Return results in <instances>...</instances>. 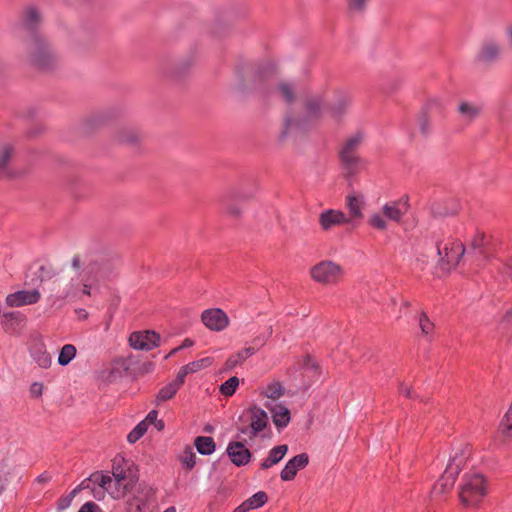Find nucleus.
Segmentation results:
<instances>
[{
    "mask_svg": "<svg viewBox=\"0 0 512 512\" xmlns=\"http://www.w3.org/2000/svg\"><path fill=\"white\" fill-rule=\"evenodd\" d=\"M73 274L70 276L74 282L75 290L81 292V299L91 295L92 286L99 281L103 274L101 259L92 255H76L72 259Z\"/></svg>",
    "mask_w": 512,
    "mask_h": 512,
    "instance_id": "nucleus-1",
    "label": "nucleus"
},
{
    "mask_svg": "<svg viewBox=\"0 0 512 512\" xmlns=\"http://www.w3.org/2000/svg\"><path fill=\"white\" fill-rule=\"evenodd\" d=\"M27 55L29 61L39 69L49 70L59 62V56L41 34L35 33L27 41Z\"/></svg>",
    "mask_w": 512,
    "mask_h": 512,
    "instance_id": "nucleus-2",
    "label": "nucleus"
},
{
    "mask_svg": "<svg viewBox=\"0 0 512 512\" xmlns=\"http://www.w3.org/2000/svg\"><path fill=\"white\" fill-rule=\"evenodd\" d=\"M488 493L489 482L483 474L473 472L463 476L459 492L463 505L472 508L479 507Z\"/></svg>",
    "mask_w": 512,
    "mask_h": 512,
    "instance_id": "nucleus-3",
    "label": "nucleus"
},
{
    "mask_svg": "<svg viewBox=\"0 0 512 512\" xmlns=\"http://www.w3.org/2000/svg\"><path fill=\"white\" fill-rule=\"evenodd\" d=\"M264 407L271 416H290L298 413V407L302 405L301 401L295 402L287 400L284 395V388L279 382L269 384L264 392Z\"/></svg>",
    "mask_w": 512,
    "mask_h": 512,
    "instance_id": "nucleus-4",
    "label": "nucleus"
},
{
    "mask_svg": "<svg viewBox=\"0 0 512 512\" xmlns=\"http://www.w3.org/2000/svg\"><path fill=\"white\" fill-rule=\"evenodd\" d=\"M408 197L405 199L390 201L382 206L381 213L375 212L370 215L368 224L378 231L388 229V221L400 223L408 211Z\"/></svg>",
    "mask_w": 512,
    "mask_h": 512,
    "instance_id": "nucleus-5",
    "label": "nucleus"
},
{
    "mask_svg": "<svg viewBox=\"0 0 512 512\" xmlns=\"http://www.w3.org/2000/svg\"><path fill=\"white\" fill-rule=\"evenodd\" d=\"M362 134L356 133L350 136L343 144L340 150V160L347 177L356 175L362 164L361 158L357 151L362 143Z\"/></svg>",
    "mask_w": 512,
    "mask_h": 512,
    "instance_id": "nucleus-6",
    "label": "nucleus"
},
{
    "mask_svg": "<svg viewBox=\"0 0 512 512\" xmlns=\"http://www.w3.org/2000/svg\"><path fill=\"white\" fill-rule=\"evenodd\" d=\"M309 274L315 282L326 286H333L342 280L344 269L334 261L322 260L310 268Z\"/></svg>",
    "mask_w": 512,
    "mask_h": 512,
    "instance_id": "nucleus-7",
    "label": "nucleus"
},
{
    "mask_svg": "<svg viewBox=\"0 0 512 512\" xmlns=\"http://www.w3.org/2000/svg\"><path fill=\"white\" fill-rule=\"evenodd\" d=\"M91 480L103 488L113 499L120 500L128 495L137 485L135 482L111 477L108 473L96 472L91 475Z\"/></svg>",
    "mask_w": 512,
    "mask_h": 512,
    "instance_id": "nucleus-8",
    "label": "nucleus"
},
{
    "mask_svg": "<svg viewBox=\"0 0 512 512\" xmlns=\"http://www.w3.org/2000/svg\"><path fill=\"white\" fill-rule=\"evenodd\" d=\"M49 300L53 306L63 301H77L81 300V292L75 290L70 277L58 278L51 282Z\"/></svg>",
    "mask_w": 512,
    "mask_h": 512,
    "instance_id": "nucleus-9",
    "label": "nucleus"
},
{
    "mask_svg": "<svg viewBox=\"0 0 512 512\" xmlns=\"http://www.w3.org/2000/svg\"><path fill=\"white\" fill-rule=\"evenodd\" d=\"M111 477L138 483L139 473L137 466L130 460L126 459L123 455L118 454L112 460Z\"/></svg>",
    "mask_w": 512,
    "mask_h": 512,
    "instance_id": "nucleus-10",
    "label": "nucleus"
},
{
    "mask_svg": "<svg viewBox=\"0 0 512 512\" xmlns=\"http://www.w3.org/2000/svg\"><path fill=\"white\" fill-rule=\"evenodd\" d=\"M464 253L465 248L463 244L458 241H449L446 242L443 247L438 246L440 265L446 270L456 267Z\"/></svg>",
    "mask_w": 512,
    "mask_h": 512,
    "instance_id": "nucleus-11",
    "label": "nucleus"
},
{
    "mask_svg": "<svg viewBox=\"0 0 512 512\" xmlns=\"http://www.w3.org/2000/svg\"><path fill=\"white\" fill-rule=\"evenodd\" d=\"M201 319L203 324L213 331H222L229 325V318L227 314L219 308H212L203 311Z\"/></svg>",
    "mask_w": 512,
    "mask_h": 512,
    "instance_id": "nucleus-12",
    "label": "nucleus"
},
{
    "mask_svg": "<svg viewBox=\"0 0 512 512\" xmlns=\"http://www.w3.org/2000/svg\"><path fill=\"white\" fill-rule=\"evenodd\" d=\"M160 336L154 331H137L130 335L129 343L137 350H151L158 346Z\"/></svg>",
    "mask_w": 512,
    "mask_h": 512,
    "instance_id": "nucleus-13",
    "label": "nucleus"
},
{
    "mask_svg": "<svg viewBox=\"0 0 512 512\" xmlns=\"http://www.w3.org/2000/svg\"><path fill=\"white\" fill-rule=\"evenodd\" d=\"M319 224L322 230L329 231L334 227L349 223L344 212L335 209H327L320 213Z\"/></svg>",
    "mask_w": 512,
    "mask_h": 512,
    "instance_id": "nucleus-14",
    "label": "nucleus"
},
{
    "mask_svg": "<svg viewBox=\"0 0 512 512\" xmlns=\"http://www.w3.org/2000/svg\"><path fill=\"white\" fill-rule=\"evenodd\" d=\"M40 299V292L37 289L20 290L11 293L6 297V303L10 307H21L24 305H31L38 302Z\"/></svg>",
    "mask_w": 512,
    "mask_h": 512,
    "instance_id": "nucleus-15",
    "label": "nucleus"
},
{
    "mask_svg": "<svg viewBox=\"0 0 512 512\" xmlns=\"http://www.w3.org/2000/svg\"><path fill=\"white\" fill-rule=\"evenodd\" d=\"M309 463V457L306 453H301L291 458L280 473L283 481H291L295 478L298 471L304 469Z\"/></svg>",
    "mask_w": 512,
    "mask_h": 512,
    "instance_id": "nucleus-16",
    "label": "nucleus"
},
{
    "mask_svg": "<svg viewBox=\"0 0 512 512\" xmlns=\"http://www.w3.org/2000/svg\"><path fill=\"white\" fill-rule=\"evenodd\" d=\"M1 324L6 333L19 335L26 325V317L20 312L5 313Z\"/></svg>",
    "mask_w": 512,
    "mask_h": 512,
    "instance_id": "nucleus-17",
    "label": "nucleus"
},
{
    "mask_svg": "<svg viewBox=\"0 0 512 512\" xmlns=\"http://www.w3.org/2000/svg\"><path fill=\"white\" fill-rule=\"evenodd\" d=\"M364 207L365 202L363 197H358L354 193L347 195L346 208L348 210V215H346V219H348L349 224H355L364 217Z\"/></svg>",
    "mask_w": 512,
    "mask_h": 512,
    "instance_id": "nucleus-18",
    "label": "nucleus"
},
{
    "mask_svg": "<svg viewBox=\"0 0 512 512\" xmlns=\"http://www.w3.org/2000/svg\"><path fill=\"white\" fill-rule=\"evenodd\" d=\"M502 52V46L495 40L484 41L477 53V60L482 63H492L496 61Z\"/></svg>",
    "mask_w": 512,
    "mask_h": 512,
    "instance_id": "nucleus-19",
    "label": "nucleus"
},
{
    "mask_svg": "<svg viewBox=\"0 0 512 512\" xmlns=\"http://www.w3.org/2000/svg\"><path fill=\"white\" fill-rule=\"evenodd\" d=\"M226 451L230 460L236 466H244L251 460V452L241 442H230Z\"/></svg>",
    "mask_w": 512,
    "mask_h": 512,
    "instance_id": "nucleus-20",
    "label": "nucleus"
},
{
    "mask_svg": "<svg viewBox=\"0 0 512 512\" xmlns=\"http://www.w3.org/2000/svg\"><path fill=\"white\" fill-rule=\"evenodd\" d=\"M482 111V105L477 102L461 100L457 105V112L460 119L466 124L475 121Z\"/></svg>",
    "mask_w": 512,
    "mask_h": 512,
    "instance_id": "nucleus-21",
    "label": "nucleus"
},
{
    "mask_svg": "<svg viewBox=\"0 0 512 512\" xmlns=\"http://www.w3.org/2000/svg\"><path fill=\"white\" fill-rule=\"evenodd\" d=\"M30 356L41 368L47 369L52 364V357L47 352L46 345L41 339L35 340L29 349Z\"/></svg>",
    "mask_w": 512,
    "mask_h": 512,
    "instance_id": "nucleus-22",
    "label": "nucleus"
},
{
    "mask_svg": "<svg viewBox=\"0 0 512 512\" xmlns=\"http://www.w3.org/2000/svg\"><path fill=\"white\" fill-rule=\"evenodd\" d=\"M351 96L345 91H337L335 98L329 105V112L332 117L338 118L347 112L351 105Z\"/></svg>",
    "mask_w": 512,
    "mask_h": 512,
    "instance_id": "nucleus-23",
    "label": "nucleus"
},
{
    "mask_svg": "<svg viewBox=\"0 0 512 512\" xmlns=\"http://www.w3.org/2000/svg\"><path fill=\"white\" fill-rule=\"evenodd\" d=\"M287 452L288 446L285 444L273 447L269 451L268 457L261 462V469L265 470L272 467L273 465H276L284 458Z\"/></svg>",
    "mask_w": 512,
    "mask_h": 512,
    "instance_id": "nucleus-24",
    "label": "nucleus"
},
{
    "mask_svg": "<svg viewBox=\"0 0 512 512\" xmlns=\"http://www.w3.org/2000/svg\"><path fill=\"white\" fill-rule=\"evenodd\" d=\"M276 94L284 101L291 103L297 97V90L294 83L288 80H281L275 88Z\"/></svg>",
    "mask_w": 512,
    "mask_h": 512,
    "instance_id": "nucleus-25",
    "label": "nucleus"
},
{
    "mask_svg": "<svg viewBox=\"0 0 512 512\" xmlns=\"http://www.w3.org/2000/svg\"><path fill=\"white\" fill-rule=\"evenodd\" d=\"M324 110V101L321 95L310 96L305 102V111L310 118H318Z\"/></svg>",
    "mask_w": 512,
    "mask_h": 512,
    "instance_id": "nucleus-26",
    "label": "nucleus"
},
{
    "mask_svg": "<svg viewBox=\"0 0 512 512\" xmlns=\"http://www.w3.org/2000/svg\"><path fill=\"white\" fill-rule=\"evenodd\" d=\"M115 137L120 143L133 144L140 139L141 134L135 127L125 126L117 130Z\"/></svg>",
    "mask_w": 512,
    "mask_h": 512,
    "instance_id": "nucleus-27",
    "label": "nucleus"
},
{
    "mask_svg": "<svg viewBox=\"0 0 512 512\" xmlns=\"http://www.w3.org/2000/svg\"><path fill=\"white\" fill-rule=\"evenodd\" d=\"M255 351L256 350L254 347H247L231 355L225 363V369L232 370L237 365L242 364L248 357L252 356L255 353Z\"/></svg>",
    "mask_w": 512,
    "mask_h": 512,
    "instance_id": "nucleus-28",
    "label": "nucleus"
},
{
    "mask_svg": "<svg viewBox=\"0 0 512 512\" xmlns=\"http://www.w3.org/2000/svg\"><path fill=\"white\" fill-rule=\"evenodd\" d=\"M196 450L202 455H211L216 449V444L212 437L198 436L194 439Z\"/></svg>",
    "mask_w": 512,
    "mask_h": 512,
    "instance_id": "nucleus-29",
    "label": "nucleus"
},
{
    "mask_svg": "<svg viewBox=\"0 0 512 512\" xmlns=\"http://www.w3.org/2000/svg\"><path fill=\"white\" fill-rule=\"evenodd\" d=\"M178 460L186 469L192 470L196 465V454L194 453L193 448L189 445L185 446L182 452L178 455Z\"/></svg>",
    "mask_w": 512,
    "mask_h": 512,
    "instance_id": "nucleus-30",
    "label": "nucleus"
},
{
    "mask_svg": "<svg viewBox=\"0 0 512 512\" xmlns=\"http://www.w3.org/2000/svg\"><path fill=\"white\" fill-rule=\"evenodd\" d=\"M150 426L149 418H144L137 426L127 435V441L131 444L136 443L148 430Z\"/></svg>",
    "mask_w": 512,
    "mask_h": 512,
    "instance_id": "nucleus-31",
    "label": "nucleus"
},
{
    "mask_svg": "<svg viewBox=\"0 0 512 512\" xmlns=\"http://www.w3.org/2000/svg\"><path fill=\"white\" fill-rule=\"evenodd\" d=\"M268 502V495L264 491H258L244 501L247 509L254 510L264 506Z\"/></svg>",
    "mask_w": 512,
    "mask_h": 512,
    "instance_id": "nucleus-32",
    "label": "nucleus"
},
{
    "mask_svg": "<svg viewBox=\"0 0 512 512\" xmlns=\"http://www.w3.org/2000/svg\"><path fill=\"white\" fill-rule=\"evenodd\" d=\"M77 350L76 347L72 344H65L59 353L58 356V364L61 366L68 365L76 356Z\"/></svg>",
    "mask_w": 512,
    "mask_h": 512,
    "instance_id": "nucleus-33",
    "label": "nucleus"
},
{
    "mask_svg": "<svg viewBox=\"0 0 512 512\" xmlns=\"http://www.w3.org/2000/svg\"><path fill=\"white\" fill-rule=\"evenodd\" d=\"M268 425V418H255L250 425L249 429H242L241 432L248 434L250 438H254L257 434L263 431Z\"/></svg>",
    "mask_w": 512,
    "mask_h": 512,
    "instance_id": "nucleus-34",
    "label": "nucleus"
},
{
    "mask_svg": "<svg viewBox=\"0 0 512 512\" xmlns=\"http://www.w3.org/2000/svg\"><path fill=\"white\" fill-rule=\"evenodd\" d=\"M124 375V370L120 366L112 365L111 367L105 369L101 373V377L104 381L107 382H116Z\"/></svg>",
    "mask_w": 512,
    "mask_h": 512,
    "instance_id": "nucleus-35",
    "label": "nucleus"
},
{
    "mask_svg": "<svg viewBox=\"0 0 512 512\" xmlns=\"http://www.w3.org/2000/svg\"><path fill=\"white\" fill-rule=\"evenodd\" d=\"M497 433L504 440H512V418H501Z\"/></svg>",
    "mask_w": 512,
    "mask_h": 512,
    "instance_id": "nucleus-36",
    "label": "nucleus"
},
{
    "mask_svg": "<svg viewBox=\"0 0 512 512\" xmlns=\"http://www.w3.org/2000/svg\"><path fill=\"white\" fill-rule=\"evenodd\" d=\"M239 385V379L236 376L230 377L220 386V392L225 396H231L235 393Z\"/></svg>",
    "mask_w": 512,
    "mask_h": 512,
    "instance_id": "nucleus-37",
    "label": "nucleus"
},
{
    "mask_svg": "<svg viewBox=\"0 0 512 512\" xmlns=\"http://www.w3.org/2000/svg\"><path fill=\"white\" fill-rule=\"evenodd\" d=\"M486 245V236L484 233H477L471 242V248L479 253L480 256L486 257L484 247Z\"/></svg>",
    "mask_w": 512,
    "mask_h": 512,
    "instance_id": "nucleus-38",
    "label": "nucleus"
},
{
    "mask_svg": "<svg viewBox=\"0 0 512 512\" xmlns=\"http://www.w3.org/2000/svg\"><path fill=\"white\" fill-rule=\"evenodd\" d=\"M13 155V148L9 144L0 147V173L4 170Z\"/></svg>",
    "mask_w": 512,
    "mask_h": 512,
    "instance_id": "nucleus-39",
    "label": "nucleus"
},
{
    "mask_svg": "<svg viewBox=\"0 0 512 512\" xmlns=\"http://www.w3.org/2000/svg\"><path fill=\"white\" fill-rule=\"evenodd\" d=\"M41 19V14L36 8H28L25 12L24 22L29 28H32Z\"/></svg>",
    "mask_w": 512,
    "mask_h": 512,
    "instance_id": "nucleus-40",
    "label": "nucleus"
},
{
    "mask_svg": "<svg viewBox=\"0 0 512 512\" xmlns=\"http://www.w3.org/2000/svg\"><path fill=\"white\" fill-rule=\"evenodd\" d=\"M179 385L176 384L174 381L163 387L159 393H158V399L159 400H168L173 397V395L177 392L179 389Z\"/></svg>",
    "mask_w": 512,
    "mask_h": 512,
    "instance_id": "nucleus-41",
    "label": "nucleus"
},
{
    "mask_svg": "<svg viewBox=\"0 0 512 512\" xmlns=\"http://www.w3.org/2000/svg\"><path fill=\"white\" fill-rule=\"evenodd\" d=\"M213 362L211 357H205L187 364L191 373L198 372L202 369L209 367Z\"/></svg>",
    "mask_w": 512,
    "mask_h": 512,
    "instance_id": "nucleus-42",
    "label": "nucleus"
},
{
    "mask_svg": "<svg viewBox=\"0 0 512 512\" xmlns=\"http://www.w3.org/2000/svg\"><path fill=\"white\" fill-rule=\"evenodd\" d=\"M419 326L423 335H430L433 332L434 324L430 321L428 316L422 312L419 317Z\"/></svg>",
    "mask_w": 512,
    "mask_h": 512,
    "instance_id": "nucleus-43",
    "label": "nucleus"
},
{
    "mask_svg": "<svg viewBox=\"0 0 512 512\" xmlns=\"http://www.w3.org/2000/svg\"><path fill=\"white\" fill-rule=\"evenodd\" d=\"M417 126L423 135H427L430 129V120L426 112H423L417 119Z\"/></svg>",
    "mask_w": 512,
    "mask_h": 512,
    "instance_id": "nucleus-44",
    "label": "nucleus"
},
{
    "mask_svg": "<svg viewBox=\"0 0 512 512\" xmlns=\"http://www.w3.org/2000/svg\"><path fill=\"white\" fill-rule=\"evenodd\" d=\"M368 0H349V11L352 14H360L367 6Z\"/></svg>",
    "mask_w": 512,
    "mask_h": 512,
    "instance_id": "nucleus-45",
    "label": "nucleus"
},
{
    "mask_svg": "<svg viewBox=\"0 0 512 512\" xmlns=\"http://www.w3.org/2000/svg\"><path fill=\"white\" fill-rule=\"evenodd\" d=\"M297 125H298V122L295 119L286 118L283 123L282 131H281V135H280L281 139H285L290 134L291 130L293 128H295Z\"/></svg>",
    "mask_w": 512,
    "mask_h": 512,
    "instance_id": "nucleus-46",
    "label": "nucleus"
},
{
    "mask_svg": "<svg viewBox=\"0 0 512 512\" xmlns=\"http://www.w3.org/2000/svg\"><path fill=\"white\" fill-rule=\"evenodd\" d=\"M188 374H192L188 368L187 365H184L178 372L177 374V377L176 379L174 380V382L176 384H178L179 386H181L184 381H185V377L188 375Z\"/></svg>",
    "mask_w": 512,
    "mask_h": 512,
    "instance_id": "nucleus-47",
    "label": "nucleus"
},
{
    "mask_svg": "<svg viewBox=\"0 0 512 512\" xmlns=\"http://www.w3.org/2000/svg\"><path fill=\"white\" fill-rule=\"evenodd\" d=\"M399 393L400 395H403L407 398H411L414 396L411 386L406 383H401L399 385Z\"/></svg>",
    "mask_w": 512,
    "mask_h": 512,
    "instance_id": "nucleus-48",
    "label": "nucleus"
},
{
    "mask_svg": "<svg viewBox=\"0 0 512 512\" xmlns=\"http://www.w3.org/2000/svg\"><path fill=\"white\" fill-rule=\"evenodd\" d=\"M43 392V385L41 383L35 382L30 387V393L34 397H39L42 395Z\"/></svg>",
    "mask_w": 512,
    "mask_h": 512,
    "instance_id": "nucleus-49",
    "label": "nucleus"
},
{
    "mask_svg": "<svg viewBox=\"0 0 512 512\" xmlns=\"http://www.w3.org/2000/svg\"><path fill=\"white\" fill-rule=\"evenodd\" d=\"M150 425H154V427L158 431H162L165 427V423L162 418H149Z\"/></svg>",
    "mask_w": 512,
    "mask_h": 512,
    "instance_id": "nucleus-50",
    "label": "nucleus"
},
{
    "mask_svg": "<svg viewBox=\"0 0 512 512\" xmlns=\"http://www.w3.org/2000/svg\"><path fill=\"white\" fill-rule=\"evenodd\" d=\"M290 418H274L276 427L281 430L289 424Z\"/></svg>",
    "mask_w": 512,
    "mask_h": 512,
    "instance_id": "nucleus-51",
    "label": "nucleus"
},
{
    "mask_svg": "<svg viewBox=\"0 0 512 512\" xmlns=\"http://www.w3.org/2000/svg\"><path fill=\"white\" fill-rule=\"evenodd\" d=\"M97 505L93 502H87L81 506L78 512H94Z\"/></svg>",
    "mask_w": 512,
    "mask_h": 512,
    "instance_id": "nucleus-52",
    "label": "nucleus"
},
{
    "mask_svg": "<svg viewBox=\"0 0 512 512\" xmlns=\"http://www.w3.org/2000/svg\"><path fill=\"white\" fill-rule=\"evenodd\" d=\"M503 323H506L507 325H512V306L506 311Z\"/></svg>",
    "mask_w": 512,
    "mask_h": 512,
    "instance_id": "nucleus-53",
    "label": "nucleus"
},
{
    "mask_svg": "<svg viewBox=\"0 0 512 512\" xmlns=\"http://www.w3.org/2000/svg\"><path fill=\"white\" fill-rule=\"evenodd\" d=\"M252 415L251 416H262V417H265L267 416V411L261 409V408H258V407H254L252 409Z\"/></svg>",
    "mask_w": 512,
    "mask_h": 512,
    "instance_id": "nucleus-54",
    "label": "nucleus"
},
{
    "mask_svg": "<svg viewBox=\"0 0 512 512\" xmlns=\"http://www.w3.org/2000/svg\"><path fill=\"white\" fill-rule=\"evenodd\" d=\"M505 34L507 36L508 45L512 48V25L506 27Z\"/></svg>",
    "mask_w": 512,
    "mask_h": 512,
    "instance_id": "nucleus-55",
    "label": "nucleus"
},
{
    "mask_svg": "<svg viewBox=\"0 0 512 512\" xmlns=\"http://www.w3.org/2000/svg\"><path fill=\"white\" fill-rule=\"evenodd\" d=\"M233 512H249V510L247 509L246 505L244 504V502L242 504H240L239 506H237Z\"/></svg>",
    "mask_w": 512,
    "mask_h": 512,
    "instance_id": "nucleus-56",
    "label": "nucleus"
},
{
    "mask_svg": "<svg viewBox=\"0 0 512 512\" xmlns=\"http://www.w3.org/2000/svg\"><path fill=\"white\" fill-rule=\"evenodd\" d=\"M305 367L306 369H314L316 368V366L314 364H311V359L309 357L306 358V361H305Z\"/></svg>",
    "mask_w": 512,
    "mask_h": 512,
    "instance_id": "nucleus-57",
    "label": "nucleus"
},
{
    "mask_svg": "<svg viewBox=\"0 0 512 512\" xmlns=\"http://www.w3.org/2000/svg\"><path fill=\"white\" fill-rule=\"evenodd\" d=\"M193 345V341L190 339H185L183 344L180 346L182 348L190 347Z\"/></svg>",
    "mask_w": 512,
    "mask_h": 512,
    "instance_id": "nucleus-58",
    "label": "nucleus"
},
{
    "mask_svg": "<svg viewBox=\"0 0 512 512\" xmlns=\"http://www.w3.org/2000/svg\"><path fill=\"white\" fill-rule=\"evenodd\" d=\"M228 212L231 215H234V216H238L240 214V212L237 209H234V208H229Z\"/></svg>",
    "mask_w": 512,
    "mask_h": 512,
    "instance_id": "nucleus-59",
    "label": "nucleus"
},
{
    "mask_svg": "<svg viewBox=\"0 0 512 512\" xmlns=\"http://www.w3.org/2000/svg\"><path fill=\"white\" fill-rule=\"evenodd\" d=\"M410 306V302L408 300L403 299L401 302V308H408Z\"/></svg>",
    "mask_w": 512,
    "mask_h": 512,
    "instance_id": "nucleus-60",
    "label": "nucleus"
},
{
    "mask_svg": "<svg viewBox=\"0 0 512 512\" xmlns=\"http://www.w3.org/2000/svg\"><path fill=\"white\" fill-rule=\"evenodd\" d=\"M506 273L509 275V276H512V264H508L506 265Z\"/></svg>",
    "mask_w": 512,
    "mask_h": 512,
    "instance_id": "nucleus-61",
    "label": "nucleus"
},
{
    "mask_svg": "<svg viewBox=\"0 0 512 512\" xmlns=\"http://www.w3.org/2000/svg\"><path fill=\"white\" fill-rule=\"evenodd\" d=\"M181 349V347H177V348H174L170 351V353L166 356V358L172 356L173 354H175L176 352H178L179 350Z\"/></svg>",
    "mask_w": 512,
    "mask_h": 512,
    "instance_id": "nucleus-62",
    "label": "nucleus"
},
{
    "mask_svg": "<svg viewBox=\"0 0 512 512\" xmlns=\"http://www.w3.org/2000/svg\"><path fill=\"white\" fill-rule=\"evenodd\" d=\"M504 416H512V403H511V406L509 407L508 411L506 412V414Z\"/></svg>",
    "mask_w": 512,
    "mask_h": 512,
    "instance_id": "nucleus-63",
    "label": "nucleus"
},
{
    "mask_svg": "<svg viewBox=\"0 0 512 512\" xmlns=\"http://www.w3.org/2000/svg\"><path fill=\"white\" fill-rule=\"evenodd\" d=\"M164 512H176L175 507H169Z\"/></svg>",
    "mask_w": 512,
    "mask_h": 512,
    "instance_id": "nucleus-64",
    "label": "nucleus"
}]
</instances>
